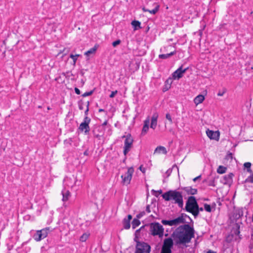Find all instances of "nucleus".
Returning <instances> with one entry per match:
<instances>
[{
    "instance_id": "nucleus-1",
    "label": "nucleus",
    "mask_w": 253,
    "mask_h": 253,
    "mask_svg": "<svg viewBox=\"0 0 253 253\" xmlns=\"http://www.w3.org/2000/svg\"><path fill=\"white\" fill-rule=\"evenodd\" d=\"M195 230L188 224L179 226L171 234L175 245L184 244L190 242L194 237Z\"/></svg>"
},
{
    "instance_id": "nucleus-2",
    "label": "nucleus",
    "mask_w": 253,
    "mask_h": 253,
    "mask_svg": "<svg viewBox=\"0 0 253 253\" xmlns=\"http://www.w3.org/2000/svg\"><path fill=\"white\" fill-rule=\"evenodd\" d=\"M162 196L166 201H170L172 204H177L179 208H183V199L181 192L170 190L164 193Z\"/></svg>"
},
{
    "instance_id": "nucleus-3",
    "label": "nucleus",
    "mask_w": 253,
    "mask_h": 253,
    "mask_svg": "<svg viewBox=\"0 0 253 253\" xmlns=\"http://www.w3.org/2000/svg\"><path fill=\"white\" fill-rule=\"evenodd\" d=\"M150 231L153 236H158L162 238L164 236V228L159 222H153L150 224Z\"/></svg>"
},
{
    "instance_id": "nucleus-4",
    "label": "nucleus",
    "mask_w": 253,
    "mask_h": 253,
    "mask_svg": "<svg viewBox=\"0 0 253 253\" xmlns=\"http://www.w3.org/2000/svg\"><path fill=\"white\" fill-rule=\"evenodd\" d=\"M134 253H150L151 247L144 242H137Z\"/></svg>"
},
{
    "instance_id": "nucleus-5",
    "label": "nucleus",
    "mask_w": 253,
    "mask_h": 253,
    "mask_svg": "<svg viewBox=\"0 0 253 253\" xmlns=\"http://www.w3.org/2000/svg\"><path fill=\"white\" fill-rule=\"evenodd\" d=\"M122 137L123 138H126L124 142V147L123 151L124 154L126 156L130 151L132 147L133 139L131 137V134L129 133L127 134L126 135H123Z\"/></svg>"
},
{
    "instance_id": "nucleus-6",
    "label": "nucleus",
    "mask_w": 253,
    "mask_h": 253,
    "mask_svg": "<svg viewBox=\"0 0 253 253\" xmlns=\"http://www.w3.org/2000/svg\"><path fill=\"white\" fill-rule=\"evenodd\" d=\"M90 121V118L87 116H85L83 122L80 124L78 129L81 131L84 132L85 134H88L90 131L89 124Z\"/></svg>"
},
{
    "instance_id": "nucleus-7",
    "label": "nucleus",
    "mask_w": 253,
    "mask_h": 253,
    "mask_svg": "<svg viewBox=\"0 0 253 253\" xmlns=\"http://www.w3.org/2000/svg\"><path fill=\"white\" fill-rule=\"evenodd\" d=\"M133 172L134 169L132 167H130L127 169V170L125 174L121 176L123 184L127 185L130 183Z\"/></svg>"
},
{
    "instance_id": "nucleus-8",
    "label": "nucleus",
    "mask_w": 253,
    "mask_h": 253,
    "mask_svg": "<svg viewBox=\"0 0 253 253\" xmlns=\"http://www.w3.org/2000/svg\"><path fill=\"white\" fill-rule=\"evenodd\" d=\"M188 68L183 69V65H181L172 74V78L174 80H179L183 76V74L187 71Z\"/></svg>"
},
{
    "instance_id": "nucleus-9",
    "label": "nucleus",
    "mask_w": 253,
    "mask_h": 253,
    "mask_svg": "<svg viewBox=\"0 0 253 253\" xmlns=\"http://www.w3.org/2000/svg\"><path fill=\"white\" fill-rule=\"evenodd\" d=\"M234 174L232 172L223 176L220 179V182L224 185H231L233 182Z\"/></svg>"
},
{
    "instance_id": "nucleus-10",
    "label": "nucleus",
    "mask_w": 253,
    "mask_h": 253,
    "mask_svg": "<svg viewBox=\"0 0 253 253\" xmlns=\"http://www.w3.org/2000/svg\"><path fill=\"white\" fill-rule=\"evenodd\" d=\"M105 128H103L102 126L99 125L94 126L92 133L94 137L99 138L101 136H103L104 133Z\"/></svg>"
},
{
    "instance_id": "nucleus-11",
    "label": "nucleus",
    "mask_w": 253,
    "mask_h": 253,
    "mask_svg": "<svg viewBox=\"0 0 253 253\" xmlns=\"http://www.w3.org/2000/svg\"><path fill=\"white\" fill-rule=\"evenodd\" d=\"M176 218V219H178L177 221L178 224L185 223H189L190 222H193V220L191 217L189 215L184 213H182L179 217Z\"/></svg>"
},
{
    "instance_id": "nucleus-12",
    "label": "nucleus",
    "mask_w": 253,
    "mask_h": 253,
    "mask_svg": "<svg viewBox=\"0 0 253 253\" xmlns=\"http://www.w3.org/2000/svg\"><path fill=\"white\" fill-rule=\"evenodd\" d=\"M207 136L211 139L218 140L219 137V132L218 131H214L208 129L206 131Z\"/></svg>"
},
{
    "instance_id": "nucleus-13",
    "label": "nucleus",
    "mask_w": 253,
    "mask_h": 253,
    "mask_svg": "<svg viewBox=\"0 0 253 253\" xmlns=\"http://www.w3.org/2000/svg\"><path fill=\"white\" fill-rule=\"evenodd\" d=\"M173 246V241L171 238H168L164 240L163 248L171 249L172 248Z\"/></svg>"
},
{
    "instance_id": "nucleus-14",
    "label": "nucleus",
    "mask_w": 253,
    "mask_h": 253,
    "mask_svg": "<svg viewBox=\"0 0 253 253\" xmlns=\"http://www.w3.org/2000/svg\"><path fill=\"white\" fill-rule=\"evenodd\" d=\"M178 220V219H176V218H175V219H173L172 220H169L163 219L161 221V222L164 225H169V226H176V225H178V223L177 222Z\"/></svg>"
},
{
    "instance_id": "nucleus-15",
    "label": "nucleus",
    "mask_w": 253,
    "mask_h": 253,
    "mask_svg": "<svg viewBox=\"0 0 253 253\" xmlns=\"http://www.w3.org/2000/svg\"><path fill=\"white\" fill-rule=\"evenodd\" d=\"M181 189L183 190L188 195H195L197 193V189L193 188L190 186L181 187Z\"/></svg>"
},
{
    "instance_id": "nucleus-16",
    "label": "nucleus",
    "mask_w": 253,
    "mask_h": 253,
    "mask_svg": "<svg viewBox=\"0 0 253 253\" xmlns=\"http://www.w3.org/2000/svg\"><path fill=\"white\" fill-rule=\"evenodd\" d=\"M194 196H190L186 201L185 210L187 212H192V206L190 205L191 202L193 201Z\"/></svg>"
},
{
    "instance_id": "nucleus-17",
    "label": "nucleus",
    "mask_w": 253,
    "mask_h": 253,
    "mask_svg": "<svg viewBox=\"0 0 253 253\" xmlns=\"http://www.w3.org/2000/svg\"><path fill=\"white\" fill-rule=\"evenodd\" d=\"M158 117V114L157 113L154 114L152 117L150 127L153 129H155L157 126Z\"/></svg>"
},
{
    "instance_id": "nucleus-18",
    "label": "nucleus",
    "mask_w": 253,
    "mask_h": 253,
    "mask_svg": "<svg viewBox=\"0 0 253 253\" xmlns=\"http://www.w3.org/2000/svg\"><path fill=\"white\" fill-rule=\"evenodd\" d=\"M150 123V121L148 118L146 119L144 122V126H143L141 135H144L148 131L149 129V125Z\"/></svg>"
},
{
    "instance_id": "nucleus-19",
    "label": "nucleus",
    "mask_w": 253,
    "mask_h": 253,
    "mask_svg": "<svg viewBox=\"0 0 253 253\" xmlns=\"http://www.w3.org/2000/svg\"><path fill=\"white\" fill-rule=\"evenodd\" d=\"M145 228V226H141L139 229L136 230L135 232V233H134V241L135 242H140L139 241V238H140V232L141 231H143L144 230Z\"/></svg>"
},
{
    "instance_id": "nucleus-20",
    "label": "nucleus",
    "mask_w": 253,
    "mask_h": 253,
    "mask_svg": "<svg viewBox=\"0 0 253 253\" xmlns=\"http://www.w3.org/2000/svg\"><path fill=\"white\" fill-rule=\"evenodd\" d=\"M172 83V79L171 78H169L167 79L165 83V85L163 88V92H166L171 87V84Z\"/></svg>"
},
{
    "instance_id": "nucleus-21",
    "label": "nucleus",
    "mask_w": 253,
    "mask_h": 253,
    "mask_svg": "<svg viewBox=\"0 0 253 253\" xmlns=\"http://www.w3.org/2000/svg\"><path fill=\"white\" fill-rule=\"evenodd\" d=\"M62 201L65 202L68 200L69 197H70V192L68 190H63L62 191Z\"/></svg>"
},
{
    "instance_id": "nucleus-22",
    "label": "nucleus",
    "mask_w": 253,
    "mask_h": 253,
    "mask_svg": "<svg viewBox=\"0 0 253 253\" xmlns=\"http://www.w3.org/2000/svg\"><path fill=\"white\" fill-rule=\"evenodd\" d=\"M176 53V51L175 50L173 51L170 52L169 53L160 54L159 55V58L160 59H167V58H169L171 56L174 55Z\"/></svg>"
},
{
    "instance_id": "nucleus-23",
    "label": "nucleus",
    "mask_w": 253,
    "mask_h": 253,
    "mask_svg": "<svg viewBox=\"0 0 253 253\" xmlns=\"http://www.w3.org/2000/svg\"><path fill=\"white\" fill-rule=\"evenodd\" d=\"M205 99V97L203 95H198L197 96L194 100V103L198 105L199 104L201 103Z\"/></svg>"
},
{
    "instance_id": "nucleus-24",
    "label": "nucleus",
    "mask_w": 253,
    "mask_h": 253,
    "mask_svg": "<svg viewBox=\"0 0 253 253\" xmlns=\"http://www.w3.org/2000/svg\"><path fill=\"white\" fill-rule=\"evenodd\" d=\"M161 152H162L164 154H166L167 152V150H166V149L165 147H164L163 146H158L156 148L154 153H161Z\"/></svg>"
},
{
    "instance_id": "nucleus-25",
    "label": "nucleus",
    "mask_w": 253,
    "mask_h": 253,
    "mask_svg": "<svg viewBox=\"0 0 253 253\" xmlns=\"http://www.w3.org/2000/svg\"><path fill=\"white\" fill-rule=\"evenodd\" d=\"M49 228H45L41 230H39V233H41L43 239L45 238L48 235L49 232Z\"/></svg>"
},
{
    "instance_id": "nucleus-26",
    "label": "nucleus",
    "mask_w": 253,
    "mask_h": 253,
    "mask_svg": "<svg viewBox=\"0 0 253 253\" xmlns=\"http://www.w3.org/2000/svg\"><path fill=\"white\" fill-rule=\"evenodd\" d=\"M98 45H95L94 47L91 48L90 49L86 51L84 54L86 56H88L90 54H94L97 50Z\"/></svg>"
},
{
    "instance_id": "nucleus-27",
    "label": "nucleus",
    "mask_w": 253,
    "mask_h": 253,
    "mask_svg": "<svg viewBox=\"0 0 253 253\" xmlns=\"http://www.w3.org/2000/svg\"><path fill=\"white\" fill-rule=\"evenodd\" d=\"M140 221L137 218H135L133 219L132 221V229L136 228L137 226H138L140 224Z\"/></svg>"
},
{
    "instance_id": "nucleus-28",
    "label": "nucleus",
    "mask_w": 253,
    "mask_h": 253,
    "mask_svg": "<svg viewBox=\"0 0 253 253\" xmlns=\"http://www.w3.org/2000/svg\"><path fill=\"white\" fill-rule=\"evenodd\" d=\"M131 25L133 26L134 30L140 29L141 23L137 20H133L131 22Z\"/></svg>"
},
{
    "instance_id": "nucleus-29",
    "label": "nucleus",
    "mask_w": 253,
    "mask_h": 253,
    "mask_svg": "<svg viewBox=\"0 0 253 253\" xmlns=\"http://www.w3.org/2000/svg\"><path fill=\"white\" fill-rule=\"evenodd\" d=\"M129 220L124 218L123 220V227L125 229H128L130 227V223Z\"/></svg>"
},
{
    "instance_id": "nucleus-30",
    "label": "nucleus",
    "mask_w": 253,
    "mask_h": 253,
    "mask_svg": "<svg viewBox=\"0 0 253 253\" xmlns=\"http://www.w3.org/2000/svg\"><path fill=\"white\" fill-rule=\"evenodd\" d=\"M33 237L36 241H40L42 239H43L42 237L41 233H39V230L37 231L36 233L34 235Z\"/></svg>"
},
{
    "instance_id": "nucleus-31",
    "label": "nucleus",
    "mask_w": 253,
    "mask_h": 253,
    "mask_svg": "<svg viewBox=\"0 0 253 253\" xmlns=\"http://www.w3.org/2000/svg\"><path fill=\"white\" fill-rule=\"evenodd\" d=\"M227 168L223 166H220L217 169V172L219 174H223L226 172Z\"/></svg>"
},
{
    "instance_id": "nucleus-32",
    "label": "nucleus",
    "mask_w": 253,
    "mask_h": 253,
    "mask_svg": "<svg viewBox=\"0 0 253 253\" xmlns=\"http://www.w3.org/2000/svg\"><path fill=\"white\" fill-rule=\"evenodd\" d=\"M190 205L192 206L193 210L198 209L199 205L195 197H194L193 201L191 202Z\"/></svg>"
},
{
    "instance_id": "nucleus-33",
    "label": "nucleus",
    "mask_w": 253,
    "mask_h": 253,
    "mask_svg": "<svg viewBox=\"0 0 253 253\" xmlns=\"http://www.w3.org/2000/svg\"><path fill=\"white\" fill-rule=\"evenodd\" d=\"M236 228L235 229L232 230V235L235 234L236 236H238L240 233L239 230L240 226L238 224H236Z\"/></svg>"
},
{
    "instance_id": "nucleus-34",
    "label": "nucleus",
    "mask_w": 253,
    "mask_h": 253,
    "mask_svg": "<svg viewBox=\"0 0 253 253\" xmlns=\"http://www.w3.org/2000/svg\"><path fill=\"white\" fill-rule=\"evenodd\" d=\"M251 165L252 164L250 162H246L244 164V168L247 169V171L250 173L253 172V171L251 169Z\"/></svg>"
},
{
    "instance_id": "nucleus-35",
    "label": "nucleus",
    "mask_w": 253,
    "mask_h": 253,
    "mask_svg": "<svg viewBox=\"0 0 253 253\" xmlns=\"http://www.w3.org/2000/svg\"><path fill=\"white\" fill-rule=\"evenodd\" d=\"M240 218V213H238L236 211H235L232 217H231V219L233 218V220H235V221H237V219H239Z\"/></svg>"
},
{
    "instance_id": "nucleus-36",
    "label": "nucleus",
    "mask_w": 253,
    "mask_h": 253,
    "mask_svg": "<svg viewBox=\"0 0 253 253\" xmlns=\"http://www.w3.org/2000/svg\"><path fill=\"white\" fill-rule=\"evenodd\" d=\"M245 183H253V175L251 174L245 180Z\"/></svg>"
},
{
    "instance_id": "nucleus-37",
    "label": "nucleus",
    "mask_w": 253,
    "mask_h": 253,
    "mask_svg": "<svg viewBox=\"0 0 253 253\" xmlns=\"http://www.w3.org/2000/svg\"><path fill=\"white\" fill-rule=\"evenodd\" d=\"M89 235L86 233L83 234L80 237V241L85 242L88 238Z\"/></svg>"
},
{
    "instance_id": "nucleus-38",
    "label": "nucleus",
    "mask_w": 253,
    "mask_h": 253,
    "mask_svg": "<svg viewBox=\"0 0 253 253\" xmlns=\"http://www.w3.org/2000/svg\"><path fill=\"white\" fill-rule=\"evenodd\" d=\"M204 209L206 211L209 212L211 211V208L210 205H209L208 204H204Z\"/></svg>"
},
{
    "instance_id": "nucleus-39",
    "label": "nucleus",
    "mask_w": 253,
    "mask_h": 253,
    "mask_svg": "<svg viewBox=\"0 0 253 253\" xmlns=\"http://www.w3.org/2000/svg\"><path fill=\"white\" fill-rule=\"evenodd\" d=\"M215 177H213L211 179L209 180L208 181V185L209 186H215Z\"/></svg>"
},
{
    "instance_id": "nucleus-40",
    "label": "nucleus",
    "mask_w": 253,
    "mask_h": 253,
    "mask_svg": "<svg viewBox=\"0 0 253 253\" xmlns=\"http://www.w3.org/2000/svg\"><path fill=\"white\" fill-rule=\"evenodd\" d=\"M161 253H171V250L162 247Z\"/></svg>"
},
{
    "instance_id": "nucleus-41",
    "label": "nucleus",
    "mask_w": 253,
    "mask_h": 253,
    "mask_svg": "<svg viewBox=\"0 0 253 253\" xmlns=\"http://www.w3.org/2000/svg\"><path fill=\"white\" fill-rule=\"evenodd\" d=\"M159 8V6L157 5L155 8L151 10H149V12L152 14H155L157 13V12L158 11Z\"/></svg>"
},
{
    "instance_id": "nucleus-42",
    "label": "nucleus",
    "mask_w": 253,
    "mask_h": 253,
    "mask_svg": "<svg viewBox=\"0 0 253 253\" xmlns=\"http://www.w3.org/2000/svg\"><path fill=\"white\" fill-rule=\"evenodd\" d=\"M93 92H94V89L90 91L86 92L84 93V94H82V96L84 97L87 96H89V95H92V93H93Z\"/></svg>"
},
{
    "instance_id": "nucleus-43",
    "label": "nucleus",
    "mask_w": 253,
    "mask_h": 253,
    "mask_svg": "<svg viewBox=\"0 0 253 253\" xmlns=\"http://www.w3.org/2000/svg\"><path fill=\"white\" fill-rule=\"evenodd\" d=\"M195 217H196L199 214V212L198 210H192V212H190Z\"/></svg>"
},
{
    "instance_id": "nucleus-44",
    "label": "nucleus",
    "mask_w": 253,
    "mask_h": 253,
    "mask_svg": "<svg viewBox=\"0 0 253 253\" xmlns=\"http://www.w3.org/2000/svg\"><path fill=\"white\" fill-rule=\"evenodd\" d=\"M78 104H79V109L82 110H83L84 109V102L82 100H81L80 101H79L78 102Z\"/></svg>"
},
{
    "instance_id": "nucleus-45",
    "label": "nucleus",
    "mask_w": 253,
    "mask_h": 253,
    "mask_svg": "<svg viewBox=\"0 0 253 253\" xmlns=\"http://www.w3.org/2000/svg\"><path fill=\"white\" fill-rule=\"evenodd\" d=\"M144 215H145V212L144 211L140 212L139 213L137 214L136 216V218L138 219L141 218Z\"/></svg>"
},
{
    "instance_id": "nucleus-46",
    "label": "nucleus",
    "mask_w": 253,
    "mask_h": 253,
    "mask_svg": "<svg viewBox=\"0 0 253 253\" xmlns=\"http://www.w3.org/2000/svg\"><path fill=\"white\" fill-rule=\"evenodd\" d=\"M121 41L120 40H117L112 42V45L114 47H116L117 45L120 44Z\"/></svg>"
},
{
    "instance_id": "nucleus-47",
    "label": "nucleus",
    "mask_w": 253,
    "mask_h": 253,
    "mask_svg": "<svg viewBox=\"0 0 253 253\" xmlns=\"http://www.w3.org/2000/svg\"><path fill=\"white\" fill-rule=\"evenodd\" d=\"M166 118L167 120H168L170 123V124H172V120L171 117L169 113H167L166 115Z\"/></svg>"
},
{
    "instance_id": "nucleus-48",
    "label": "nucleus",
    "mask_w": 253,
    "mask_h": 253,
    "mask_svg": "<svg viewBox=\"0 0 253 253\" xmlns=\"http://www.w3.org/2000/svg\"><path fill=\"white\" fill-rule=\"evenodd\" d=\"M70 57L73 59V64L75 65V64H76V62H77V58L75 57L74 56V55H73V54H71L70 55Z\"/></svg>"
},
{
    "instance_id": "nucleus-49",
    "label": "nucleus",
    "mask_w": 253,
    "mask_h": 253,
    "mask_svg": "<svg viewBox=\"0 0 253 253\" xmlns=\"http://www.w3.org/2000/svg\"><path fill=\"white\" fill-rule=\"evenodd\" d=\"M226 89L225 88H223V91L221 92L220 91H219L217 93V95L219 96H222L224 95V94L226 92Z\"/></svg>"
},
{
    "instance_id": "nucleus-50",
    "label": "nucleus",
    "mask_w": 253,
    "mask_h": 253,
    "mask_svg": "<svg viewBox=\"0 0 253 253\" xmlns=\"http://www.w3.org/2000/svg\"><path fill=\"white\" fill-rule=\"evenodd\" d=\"M118 92V91L117 90H115V91H112L111 93L110 94V95H109V97L110 98H113L114 97V96H115V95Z\"/></svg>"
},
{
    "instance_id": "nucleus-51",
    "label": "nucleus",
    "mask_w": 253,
    "mask_h": 253,
    "mask_svg": "<svg viewBox=\"0 0 253 253\" xmlns=\"http://www.w3.org/2000/svg\"><path fill=\"white\" fill-rule=\"evenodd\" d=\"M226 159H232V154L230 152H229L226 156Z\"/></svg>"
},
{
    "instance_id": "nucleus-52",
    "label": "nucleus",
    "mask_w": 253,
    "mask_h": 253,
    "mask_svg": "<svg viewBox=\"0 0 253 253\" xmlns=\"http://www.w3.org/2000/svg\"><path fill=\"white\" fill-rule=\"evenodd\" d=\"M236 211H237L238 213H240V217L243 215V211L242 209H239V210H237Z\"/></svg>"
},
{
    "instance_id": "nucleus-53",
    "label": "nucleus",
    "mask_w": 253,
    "mask_h": 253,
    "mask_svg": "<svg viewBox=\"0 0 253 253\" xmlns=\"http://www.w3.org/2000/svg\"><path fill=\"white\" fill-rule=\"evenodd\" d=\"M151 192L152 194H153L154 193H158L159 194H162V190L161 189L158 190V191H156L154 189H153L152 191H151Z\"/></svg>"
},
{
    "instance_id": "nucleus-54",
    "label": "nucleus",
    "mask_w": 253,
    "mask_h": 253,
    "mask_svg": "<svg viewBox=\"0 0 253 253\" xmlns=\"http://www.w3.org/2000/svg\"><path fill=\"white\" fill-rule=\"evenodd\" d=\"M146 211L148 213H149L151 212L150 206L149 205H147V206L146 207Z\"/></svg>"
},
{
    "instance_id": "nucleus-55",
    "label": "nucleus",
    "mask_w": 253,
    "mask_h": 253,
    "mask_svg": "<svg viewBox=\"0 0 253 253\" xmlns=\"http://www.w3.org/2000/svg\"><path fill=\"white\" fill-rule=\"evenodd\" d=\"M171 171H172V170L170 169H169L167 170V171L166 172V174L167 175V177H168L170 175V174L171 173Z\"/></svg>"
},
{
    "instance_id": "nucleus-56",
    "label": "nucleus",
    "mask_w": 253,
    "mask_h": 253,
    "mask_svg": "<svg viewBox=\"0 0 253 253\" xmlns=\"http://www.w3.org/2000/svg\"><path fill=\"white\" fill-rule=\"evenodd\" d=\"M75 92L77 94L79 95L81 94L80 90L77 87L75 88Z\"/></svg>"
},
{
    "instance_id": "nucleus-57",
    "label": "nucleus",
    "mask_w": 253,
    "mask_h": 253,
    "mask_svg": "<svg viewBox=\"0 0 253 253\" xmlns=\"http://www.w3.org/2000/svg\"><path fill=\"white\" fill-rule=\"evenodd\" d=\"M132 217L131 216V215L130 214H128L127 215V217H126L125 218L127 220H129V221H130V220H131Z\"/></svg>"
},
{
    "instance_id": "nucleus-58",
    "label": "nucleus",
    "mask_w": 253,
    "mask_h": 253,
    "mask_svg": "<svg viewBox=\"0 0 253 253\" xmlns=\"http://www.w3.org/2000/svg\"><path fill=\"white\" fill-rule=\"evenodd\" d=\"M108 124V121L106 120L101 125H99L100 126H102L103 128H104V126Z\"/></svg>"
},
{
    "instance_id": "nucleus-59",
    "label": "nucleus",
    "mask_w": 253,
    "mask_h": 253,
    "mask_svg": "<svg viewBox=\"0 0 253 253\" xmlns=\"http://www.w3.org/2000/svg\"><path fill=\"white\" fill-rule=\"evenodd\" d=\"M139 169L143 172L144 173L145 171V169L143 168L142 166H140L139 168Z\"/></svg>"
},
{
    "instance_id": "nucleus-60",
    "label": "nucleus",
    "mask_w": 253,
    "mask_h": 253,
    "mask_svg": "<svg viewBox=\"0 0 253 253\" xmlns=\"http://www.w3.org/2000/svg\"><path fill=\"white\" fill-rule=\"evenodd\" d=\"M201 177V175H199L198 176H197L196 177L194 178L193 180V181L195 182L197 180H198L199 179H200Z\"/></svg>"
},
{
    "instance_id": "nucleus-61",
    "label": "nucleus",
    "mask_w": 253,
    "mask_h": 253,
    "mask_svg": "<svg viewBox=\"0 0 253 253\" xmlns=\"http://www.w3.org/2000/svg\"><path fill=\"white\" fill-rule=\"evenodd\" d=\"M88 111H89V108H86V109L85 110V111L84 112V115H85V116H87Z\"/></svg>"
},
{
    "instance_id": "nucleus-62",
    "label": "nucleus",
    "mask_w": 253,
    "mask_h": 253,
    "mask_svg": "<svg viewBox=\"0 0 253 253\" xmlns=\"http://www.w3.org/2000/svg\"><path fill=\"white\" fill-rule=\"evenodd\" d=\"M198 210L199 212H200V211H204V209L202 207H201V208L199 207Z\"/></svg>"
},
{
    "instance_id": "nucleus-63",
    "label": "nucleus",
    "mask_w": 253,
    "mask_h": 253,
    "mask_svg": "<svg viewBox=\"0 0 253 253\" xmlns=\"http://www.w3.org/2000/svg\"><path fill=\"white\" fill-rule=\"evenodd\" d=\"M142 10H143V11H144V12H146V11H148V12H149V10H148V9H146L145 7H143V8H142Z\"/></svg>"
},
{
    "instance_id": "nucleus-64",
    "label": "nucleus",
    "mask_w": 253,
    "mask_h": 253,
    "mask_svg": "<svg viewBox=\"0 0 253 253\" xmlns=\"http://www.w3.org/2000/svg\"><path fill=\"white\" fill-rule=\"evenodd\" d=\"M207 253H216V252L211 250H209V251L207 252Z\"/></svg>"
}]
</instances>
